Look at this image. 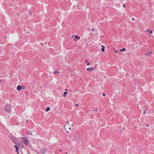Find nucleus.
I'll return each instance as SVG.
<instances>
[{
  "label": "nucleus",
  "instance_id": "obj_1",
  "mask_svg": "<svg viewBox=\"0 0 154 154\" xmlns=\"http://www.w3.org/2000/svg\"><path fill=\"white\" fill-rule=\"evenodd\" d=\"M20 140L21 142L24 143L26 145H28L29 144V139L25 137L20 138Z\"/></svg>",
  "mask_w": 154,
  "mask_h": 154
},
{
  "label": "nucleus",
  "instance_id": "obj_2",
  "mask_svg": "<svg viewBox=\"0 0 154 154\" xmlns=\"http://www.w3.org/2000/svg\"><path fill=\"white\" fill-rule=\"evenodd\" d=\"M47 149L45 148H42L40 150V152L42 154L45 153Z\"/></svg>",
  "mask_w": 154,
  "mask_h": 154
},
{
  "label": "nucleus",
  "instance_id": "obj_3",
  "mask_svg": "<svg viewBox=\"0 0 154 154\" xmlns=\"http://www.w3.org/2000/svg\"><path fill=\"white\" fill-rule=\"evenodd\" d=\"M17 89L18 91H20L22 90V88L21 85H18L17 88Z\"/></svg>",
  "mask_w": 154,
  "mask_h": 154
},
{
  "label": "nucleus",
  "instance_id": "obj_4",
  "mask_svg": "<svg viewBox=\"0 0 154 154\" xmlns=\"http://www.w3.org/2000/svg\"><path fill=\"white\" fill-rule=\"evenodd\" d=\"M10 138L14 142H15L16 141V139L14 136H11Z\"/></svg>",
  "mask_w": 154,
  "mask_h": 154
},
{
  "label": "nucleus",
  "instance_id": "obj_5",
  "mask_svg": "<svg viewBox=\"0 0 154 154\" xmlns=\"http://www.w3.org/2000/svg\"><path fill=\"white\" fill-rule=\"evenodd\" d=\"M14 147L16 148V152L18 154H19V149H18V147L16 145H15L14 146Z\"/></svg>",
  "mask_w": 154,
  "mask_h": 154
},
{
  "label": "nucleus",
  "instance_id": "obj_6",
  "mask_svg": "<svg viewBox=\"0 0 154 154\" xmlns=\"http://www.w3.org/2000/svg\"><path fill=\"white\" fill-rule=\"evenodd\" d=\"M69 126V123L68 121H67L65 123V127H66V128H68Z\"/></svg>",
  "mask_w": 154,
  "mask_h": 154
},
{
  "label": "nucleus",
  "instance_id": "obj_7",
  "mask_svg": "<svg viewBox=\"0 0 154 154\" xmlns=\"http://www.w3.org/2000/svg\"><path fill=\"white\" fill-rule=\"evenodd\" d=\"M94 70V69L91 67L88 68L87 69V70L88 71H91Z\"/></svg>",
  "mask_w": 154,
  "mask_h": 154
},
{
  "label": "nucleus",
  "instance_id": "obj_8",
  "mask_svg": "<svg viewBox=\"0 0 154 154\" xmlns=\"http://www.w3.org/2000/svg\"><path fill=\"white\" fill-rule=\"evenodd\" d=\"M152 53V52L151 51L148 52L147 54H146V56H150Z\"/></svg>",
  "mask_w": 154,
  "mask_h": 154
},
{
  "label": "nucleus",
  "instance_id": "obj_9",
  "mask_svg": "<svg viewBox=\"0 0 154 154\" xmlns=\"http://www.w3.org/2000/svg\"><path fill=\"white\" fill-rule=\"evenodd\" d=\"M28 134H30L31 135H32V133L31 131H29L28 132Z\"/></svg>",
  "mask_w": 154,
  "mask_h": 154
},
{
  "label": "nucleus",
  "instance_id": "obj_10",
  "mask_svg": "<svg viewBox=\"0 0 154 154\" xmlns=\"http://www.w3.org/2000/svg\"><path fill=\"white\" fill-rule=\"evenodd\" d=\"M50 108L49 107H48L46 108V112H48L50 110Z\"/></svg>",
  "mask_w": 154,
  "mask_h": 154
},
{
  "label": "nucleus",
  "instance_id": "obj_11",
  "mask_svg": "<svg viewBox=\"0 0 154 154\" xmlns=\"http://www.w3.org/2000/svg\"><path fill=\"white\" fill-rule=\"evenodd\" d=\"M125 51V49H120V51Z\"/></svg>",
  "mask_w": 154,
  "mask_h": 154
},
{
  "label": "nucleus",
  "instance_id": "obj_12",
  "mask_svg": "<svg viewBox=\"0 0 154 154\" xmlns=\"http://www.w3.org/2000/svg\"><path fill=\"white\" fill-rule=\"evenodd\" d=\"M60 72H58V71H55L54 72V73H59Z\"/></svg>",
  "mask_w": 154,
  "mask_h": 154
},
{
  "label": "nucleus",
  "instance_id": "obj_13",
  "mask_svg": "<svg viewBox=\"0 0 154 154\" xmlns=\"http://www.w3.org/2000/svg\"><path fill=\"white\" fill-rule=\"evenodd\" d=\"M75 38H77L78 39H80V38L79 37L77 36L76 35H75Z\"/></svg>",
  "mask_w": 154,
  "mask_h": 154
},
{
  "label": "nucleus",
  "instance_id": "obj_14",
  "mask_svg": "<svg viewBox=\"0 0 154 154\" xmlns=\"http://www.w3.org/2000/svg\"><path fill=\"white\" fill-rule=\"evenodd\" d=\"M67 92H64V95H63V97H65L66 96V94H67Z\"/></svg>",
  "mask_w": 154,
  "mask_h": 154
},
{
  "label": "nucleus",
  "instance_id": "obj_15",
  "mask_svg": "<svg viewBox=\"0 0 154 154\" xmlns=\"http://www.w3.org/2000/svg\"><path fill=\"white\" fill-rule=\"evenodd\" d=\"M91 31H92L93 32H94V28H92V29H91Z\"/></svg>",
  "mask_w": 154,
  "mask_h": 154
},
{
  "label": "nucleus",
  "instance_id": "obj_16",
  "mask_svg": "<svg viewBox=\"0 0 154 154\" xmlns=\"http://www.w3.org/2000/svg\"><path fill=\"white\" fill-rule=\"evenodd\" d=\"M97 110H98V109L97 108L95 110H93V111H95L96 112H97Z\"/></svg>",
  "mask_w": 154,
  "mask_h": 154
},
{
  "label": "nucleus",
  "instance_id": "obj_17",
  "mask_svg": "<svg viewBox=\"0 0 154 154\" xmlns=\"http://www.w3.org/2000/svg\"><path fill=\"white\" fill-rule=\"evenodd\" d=\"M90 62H88V63L87 64V66H89L90 65Z\"/></svg>",
  "mask_w": 154,
  "mask_h": 154
},
{
  "label": "nucleus",
  "instance_id": "obj_18",
  "mask_svg": "<svg viewBox=\"0 0 154 154\" xmlns=\"http://www.w3.org/2000/svg\"><path fill=\"white\" fill-rule=\"evenodd\" d=\"M101 47H102L103 48H105V46H103V45H101Z\"/></svg>",
  "mask_w": 154,
  "mask_h": 154
},
{
  "label": "nucleus",
  "instance_id": "obj_19",
  "mask_svg": "<svg viewBox=\"0 0 154 154\" xmlns=\"http://www.w3.org/2000/svg\"><path fill=\"white\" fill-rule=\"evenodd\" d=\"M101 51H104V49H101Z\"/></svg>",
  "mask_w": 154,
  "mask_h": 154
},
{
  "label": "nucleus",
  "instance_id": "obj_20",
  "mask_svg": "<svg viewBox=\"0 0 154 154\" xmlns=\"http://www.w3.org/2000/svg\"><path fill=\"white\" fill-rule=\"evenodd\" d=\"M146 113V111H144L143 112V114H145V113Z\"/></svg>",
  "mask_w": 154,
  "mask_h": 154
},
{
  "label": "nucleus",
  "instance_id": "obj_21",
  "mask_svg": "<svg viewBox=\"0 0 154 154\" xmlns=\"http://www.w3.org/2000/svg\"><path fill=\"white\" fill-rule=\"evenodd\" d=\"M123 7L124 8L125 7V4H123Z\"/></svg>",
  "mask_w": 154,
  "mask_h": 154
},
{
  "label": "nucleus",
  "instance_id": "obj_22",
  "mask_svg": "<svg viewBox=\"0 0 154 154\" xmlns=\"http://www.w3.org/2000/svg\"><path fill=\"white\" fill-rule=\"evenodd\" d=\"M152 32V30H151V31H150L149 34H150Z\"/></svg>",
  "mask_w": 154,
  "mask_h": 154
},
{
  "label": "nucleus",
  "instance_id": "obj_23",
  "mask_svg": "<svg viewBox=\"0 0 154 154\" xmlns=\"http://www.w3.org/2000/svg\"><path fill=\"white\" fill-rule=\"evenodd\" d=\"M85 62V63H88V60H86Z\"/></svg>",
  "mask_w": 154,
  "mask_h": 154
},
{
  "label": "nucleus",
  "instance_id": "obj_24",
  "mask_svg": "<svg viewBox=\"0 0 154 154\" xmlns=\"http://www.w3.org/2000/svg\"><path fill=\"white\" fill-rule=\"evenodd\" d=\"M134 18H133L132 19V21H134Z\"/></svg>",
  "mask_w": 154,
  "mask_h": 154
},
{
  "label": "nucleus",
  "instance_id": "obj_25",
  "mask_svg": "<svg viewBox=\"0 0 154 154\" xmlns=\"http://www.w3.org/2000/svg\"><path fill=\"white\" fill-rule=\"evenodd\" d=\"M75 105H76V106H78V104H75Z\"/></svg>",
  "mask_w": 154,
  "mask_h": 154
},
{
  "label": "nucleus",
  "instance_id": "obj_26",
  "mask_svg": "<svg viewBox=\"0 0 154 154\" xmlns=\"http://www.w3.org/2000/svg\"><path fill=\"white\" fill-rule=\"evenodd\" d=\"M103 96H104L105 95V94L104 93L103 94Z\"/></svg>",
  "mask_w": 154,
  "mask_h": 154
},
{
  "label": "nucleus",
  "instance_id": "obj_27",
  "mask_svg": "<svg viewBox=\"0 0 154 154\" xmlns=\"http://www.w3.org/2000/svg\"><path fill=\"white\" fill-rule=\"evenodd\" d=\"M147 31L149 32V29H147Z\"/></svg>",
  "mask_w": 154,
  "mask_h": 154
},
{
  "label": "nucleus",
  "instance_id": "obj_28",
  "mask_svg": "<svg viewBox=\"0 0 154 154\" xmlns=\"http://www.w3.org/2000/svg\"><path fill=\"white\" fill-rule=\"evenodd\" d=\"M60 152H61V151H62L61 150V149H60Z\"/></svg>",
  "mask_w": 154,
  "mask_h": 154
},
{
  "label": "nucleus",
  "instance_id": "obj_29",
  "mask_svg": "<svg viewBox=\"0 0 154 154\" xmlns=\"http://www.w3.org/2000/svg\"><path fill=\"white\" fill-rule=\"evenodd\" d=\"M69 129H71V128H70V127H69Z\"/></svg>",
  "mask_w": 154,
  "mask_h": 154
},
{
  "label": "nucleus",
  "instance_id": "obj_30",
  "mask_svg": "<svg viewBox=\"0 0 154 154\" xmlns=\"http://www.w3.org/2000/svg\"><path fill=\"white\" fill-rule=\"evenodd\" d=\"M65 91H67V89H65Z\"/></svg>",
  "mask_w": 154,
  "mask_h": 154
},
{
  "label": "nucleus",
  "instance_id": "obj_31",
  "mask_svg": "<svg viewBox=\"0 0 154 154\" xmlns=\"http://www.w3.org/2000/svg\"><path fill=\"white\" fill-rule=\"evenodd\" d=\"M117 53L118 52V51H115Z\"/></svg>",
  "mask_w": 154,
  "mask_h": 154
},
{
  "label": "nucleus",
  "instance_id": "obj_32",
  "mask_svg": "<svg viewBox=\"0 0 154 154\" xmlns=\"http://www.w3.org/2000/svg\"><path fill=\"white\" fill-rule=\"evenodd\" d=\"M67 132L68 133L69 132V131H67Z\"/></svg>",
  "mask_w": 154,
  "mask_h": 154
},
{
  "label": "nucleus",
  "instance_id": "obj_33",
  "mask_svg": "<svg viewBox=\"0 0 154 154\" xmlns=\"http://www.w3.org/2000/svg\"><path fill=\"white\" fill-rule=\"evenodd\" d=\"M26 122H27V121H28V120H26Z\"/></svg>",
  "mask_w": 154,
  "mask_h": 154
},
{
  "label": "nucleus",
  "instance_id": "obj_34",
  "mask_svg": "<svg viewBox=\"0 0 154 154\" xmlns=\"http://www.w3.org/2000/svg\"><path fill=\"white\" fill-rule=\"evenodd\" d=\"M1 81V80H0V82Z\"/></svg>",
  "mask_w": 154,
  "mask_h": 154
}]
</instances>
